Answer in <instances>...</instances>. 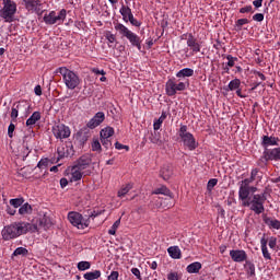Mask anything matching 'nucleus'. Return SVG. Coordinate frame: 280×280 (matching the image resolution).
Segmentation results:
<instances>
[{"instance_id": "f8f14e48", "label": "nucleus", "mask_w": 280, "mask_h": 280, "mask_svg": "<svg viewBox=\"0 0 280 280\" xmlns=\"http://www.w3.org/2000/svg\"><path fill=\"white\" fill-rule=\"evenodd\" d=\"M52 135L56 139H69L71 137V129L65 124L52 126Z\"/></svg>"}, {"instance_id": "a19ab883", "label": "nucleus", "mask_w": 280, "mask_h": 280, "mask_svg": "<svg viewBox=\"0 0 280 280\" xmlns=\"http://www.w3.org/2000/svg\"><path fill=\"white\" fill-rule=\"evenodd\" d=\"M241 84H242V81H240V79H234V80L230 81L228 86H229L230 91H237V89H240Z\"/></svg>"}, {"instance_id": "e2e57ef3", "label": "nucleus", "mask_w": 280, "mask_h": 280, "mask_svg": "<svg viewBox=\"0 0 280 280\" xmlns=\"http://www.w3.org/2000/svg\"><path fill=\"white\" fill-rule=\"evenodd\" d=\"M253 20H254V21H257L258 23H261V21H264V14H262V13H256V14L253 16Z\"/></svg>"}, {"instance_id": "9d476101", "label": "nucleus", "mask_w": 280, "mask_h": 280, "mask_svg": "<svg viewBox=\"0 0 280 280\" xmlns=\"http://www.w3.org/2000/svg\"><path fill=\"white\" fill-rule=\"evenodd\" d=\"M51 226V220L47 217H40L28 223V233H39V231H47Z\"/></svg>"}, {"instance_id": "f257e3e1", "label": "nucleus", "mask_w": 280, "mask_h": 280, "mask_svg": "<svg viewBox=\"0 0 280 280\" xmlns=\"http://www.w3.org/2000/svg\"><path fill=\"white\" fill-rule=\"evenodd\" d=\"M28 229V222H14L5 225L1 231L2 240H4V242H10V240H16V237H21V235L30 233Z\"/></svg>"}, {"instance_id": "2eb2a0df", "label": "nucleus", "mask_w": 280, "mask_h": 280, "mask_svg": "<svg viewBox=\"0 0 280 280\" xmlns=\"http://www.w3.org/2000/svg\"><path fill=\"white\" fill-rule=\"evenodd\" d=\"M22 3L27 12H35L36 14H40V7L43 5L40 0H23Z\"/></svg>"}, {"instance_id": "4468645a", "label": "nucleus", "mask_w": 280, "mask_h": 280, "mask_svg": "<svg viewBox=\"0 0 280 280\" xmlns=\"http://www.w3.org/2000/svg\"><path fill=\"white\" fill-rule=\"evenodd\" d=\"M57 153L59 159H66L69 156H73L75 154V150H73V144L71 142H68L66 144H62L61 147H58Z\"/></svg>"}, {"instance_id": "c85d7f7f", "label": "nucleus", "mask_w": 280, "mask_h": 280, "mask_svg": "<svg viewBox=\"0 0 280 280\" xmlns=\"http://www.w3.org/2000/svg\"><path fill=\"white\" fill-rule=\"evenodd\" d=\"M27 105L25 103H18L14 104L12 109H11V117L13 119H16V117H19V110H21L22 108H27Z\"/></svg>"}, {"instance_id": "6e6d98bb", "label": "nucleus", "mask_w": 280, "mask_h": 280, "mask_svg": "<svg viewBox=\"0 0 280 280\" xmlns=\"http://www.w3.org/2000/svg\"><path fill=\"white\" fill-rule=\"evenodd\" d=\"M133 27H141V22H139L137 19H135V15L128 20Z\"/></svg>"}, {"instance_id": "ddd939ff", "label": "nucleus", "mask_w": 280, "mask_h": 280, "mask_svg": "<svg viewBox=\"0 0 280 280\" xmlns=\"http://www.w3.org/2000/svg\"><path fill=\"white\" fill-rule=\"evenodd\" d=\"M255 180L249 178H245L238 183V200H245L248 198V188L250 187V183H254Z\"/></svg>"}, {"instance_id": "7c9ffc66", "label": "nucleus", "mask_w": 280, "mask_h": 280, "mask_svg": "<svg viewBox=\"0 0 280 280\" xmlns=\"http://www.w3.org/2000/svg\"><path fill=\"white\" fill-rule=\"evenodd\" d=\"M167 253L172 259H180V248L178 246L168 247Z\"/></svg>"}, {"instance_id": "aec40b11", "label": "nucleus", "mask_w": 280, "mask_h": 280, "mask_svg": "<svg viewBox=\"0 0 280 280\" xmlns=\"http://www.w3.org/2000/svg\"><path fill=\"white\" fill-rule=\"evenodd\" d=\"M93 160L89 154L82 155L74 166L79 167V170H83V172H90L89 167L91 166V163Z\"/></svg>"}, {"instance_id": "6e6552de", "label": "nucleus", "mask_w": 280, "mask_h": 280, "mask_svg": "<svg viewBox=\"0 0 280 280\" xmlns=\"http://www.w3.org/2000/svg\"><path fill=\"white\" fill-rule=\"evenodd\" d=\"M187 86H189V82H178L175 78L168 79L165 84L166 95L174 97L178 91H186Z\"/></svg>"}, {"instance_id": "473e14b6", "label": "nucleus", "mask_w": 280, "mask_h": 280, "mask_svg": "<svg viewBox=\"0 0 280 280\" xmlns=\"http://www.w3.org/2000/svg\"><path fill=\"white\" fill-rule=\"evenodd\" d=\"M36 121H40V113L34 112L32 116L26 120V126H34Z\"/></svg>"}, {"instance_id": "c03bdc74", "label": "nucleus", "mask_w": 280, "mask_h": 280, "mask_svg": "<svg viewBox=\"0 0 280 280\" xmlns=\"http://www.w3.org/2000/svg\"><path fill=\"white\" fill-rule=\"evenodd\" d=\"M92 151L93 152H102V143H100V140L94 139L92 142Z\"/></svg>"}, {"instance_id": "39448f33", "label": "nucleus", "mask_w": 280, "mask_h": 280, "mask_svg": "<svg viewBox=\"0 0 280 280\" xmlns=\"http://www.w3.org/2000/svg\"><path fill=\"white\" fill-rule=\"evenodd\" d=\"M115 30L120 34V36H124V38H127L129 43H131L132 47H137L139 51H141V37L139 35L132 33L126 25L121 23L115 24Z\"/></svg>"}, {"instance_id": "69168bd1", "label": "nucleus", "mask_w": 280, "mask_h": 280, "mask_svg": "<svg viewBox=\"0 0 280 280\" xmlns=\"http://www.w3.org/2000/svg\"><path fill=\"white\" fill-rule=\"evenodd\" d=\"M257 191V187L255 186H249L247 188V198L250 197V194H255Z\"/></svg>"}, {"instance_id": "bb28decb", "label": "nucleus", "mask_w": 280, "mask_h": 280, "mask_svg": "<svg viewBox=\"0 0 280 280\" xmlns=\"http://www.w3.org/2000/svg\"><path fill=\"white\" fill-rule=\"evenodd\" d=\"M100 277H102L101 270H93V271L85 272L83 275V279L85 280H97L100 279Z\"/></svg>"}, {"instance_id": "c756f323", "label": "nucleus", "mask_w": 280, "mask_h": 280, "mask_svg": "<svg viewBox=\"0 0 280 280\" xmlns=\"http://www.w3.org/2000/svg\"><path fill=\"white\" fill-rule=\"evenodd\" d=\"M167 119V113L162 112L159 119H155L153 122V130H161V126H163V121Z\"/></svg>"}, {"instance_id": "cd10ccee", "label": "nucleus", "mask_w": 280, "mask_h": 280, "mask_svg": "<svg viewBox=\"0 0 280 280\" xmlns=\"http://www.w3.org/2000/svg\"><path fill=\"white\" fill-rule=\"evenodd\" d=\"M113 135H115V129L113 127H105L100 132L101 139H110Z\"/></svg>"}, {"instance_id": "8fccbe9b", "label": "nucleus", "mask_w": 280, "mask_h": 280, "mask_svg": "<svg viewBox=\"0 0 280 280\" xmlns=\"http://www.w3.org/2000/svg\"><path fill=\"white\" fill-rule=\"evenodd\" d=\"M131 273L139 280H143V278H141V271L139 270V268H131Z\"/></svg>"}, {"instance_id": "e433bc0d", "label": "nucleus", "mask_w": 280, "mask_h": 280, "mask_svg": "<svg viewBox=\"0 0 280 280\" xmlns=\"http://www.w3.org/2000/svg\"><path fill=\"white\" fill-rule=\"evenodd\" d=\"M244 268L249 277H255V264L246 260Z\"/></svg>"}, {"instance_id": "4c0bfd02", "label": "nucleus", "mask_w": 280, "mask_h": 280, "mask_svg": "<svg viewBox=\"0 0 280 280\" xmlns=\"http://www.w3.org/2000/svg\"><path fill=\"white\" fill-rule=\"evenodd\" d=\"M28 254H30V252L27 250V248H25V247H18V248L13 252L12 256H13V257H19V256L27 257Z\"/></svg>"}, {"instance_id": "37998d69", "label": "nucleus", "mask_w": 280, "mask_h": 280, "mask_svg": "<svg viewBox=\"0 0 280 280\" xmlns=\"http://www.w3.org/2000/svg\"><path fill=\"white\" fill-rule=\"evenodd\" d=\"M121 224V219H118L114 222L112 228L108 230L109 235H116L117 229H119V225Z\"/></svg>"}, {"instance_id": "a211bd4d", "label": "nucleus", "mask_w": 280, "mask_h": 280, "mask_svg": "<svg viewBox=\"0 0 280 280\" xmlns=\"http://www.w3.org/2000/svg\"><path fill=\"white\" fill-rule=\"evenodd\" d=\"M264 161H280V147L273 149H266L262 152Z\"/></svg>"}, {"instance_id": "13d9d810", "label": "nucleus", "mask_w": 280, "mask_h": 280, "mask_svg": "<svg viewBox=\"0 0 280 280\" xmlns=\"http://www.w3.org/2000/svg\"><path fill=\"white\" fill-rule=\"evenodd\" d=\"M14 124H10L9 127H8V135L10 137V139H12V137H14Z\"/></svg>"}, {"instance_id": "4d7b16f0", "label": "nucleus", "mask_w": 280, "mask_h": 280, "mask_svg": "<svg viewBox=\"0 0 280 280\" xmlns=\"http://www.w3.org/2000/svg\"><path fill=\"white\" fill-rule=\"evenodd\" d=\"M242 25H248V19H240L236 21V27H242Z\"/></svg>"}, {"instance_id": "864d4df0", "label": "nucleus", "mask_w": 280, "mask_h": 280, "mask_svg": "<svg viewBox=\"0 0 280 280\" xmlns=\"http://www.w3.org/2000/svg\"><path fill=\"white\" fill-rule=\"evenodd\" d=\"M269 248H272V249L277 248V237L271 236L269 238Z\"/></svg>"}, {"instance_id": "412c9836", "label": "nucleus", "mask_w": 280, "mask_h": 280, "mask_svg": "<svg viewBox=\"0 0 280 280\" xmlns=\"http://www.w3.org/2000/svg\"><path fill=\"white\" fill-rule=\"evenodd\" d=\"M280 139L275 136H262L261 138V145L265 150H268L270 145H279Z\"/></svg>"}, {"instance_id": "de8ad7c7", "label": "nucleus", "mask_w": 280, "mask_h": 280, "mask_svg": "<svg viewBox=\"0 0 280 280\" xmlns=\"http://www.w3.org/2000/svg\"><path fill=\"white\" fill-rule=\"evenodd\" d=\"M161 176H162V178H164V180H167V179H170V176H172V171H170V168H167V167H164L161 171Z\"/></svg>"}, {"instance_id": "ea45409f", "label": "nucleus", "mask_w": 280, "mask_h": 280, "mask_svg": "<svg viewBox=\"0 0 280 280\" xmlns=\"http://www.w3.org/2000/svg\"><path fill=\"white\" fill-rule=\"evenodd\" d=\"M10 205L11 207H14V209H19V207H23V202H25V200L23 198H15V199H10Z\"/></svg>"}, {"instance_id": "f3484780", "label": "nucleus", "mask_w": 280, "mask_h": 280, "mask_svg": "<svg viewBox=\"0 0 280 280\" xmlns=\"http://www.w3.org/2000/svg\"><path fill=\"white\" fill-rule=\"evenodd\" d=\"M230 257L232 261H235V264H242L248 259V255L243 249H232L230 250Z\"/></svg>"}, {"instance_id": "c9c22d12", "label": "nucleus", "mask_w": 280, "mask_h": 280, "mask_svg": "<svg viewBox=\"0 0 280 280\" xmlns=\"http://www.w3.org/2000/svg\"><path fill=\"white\" fill-rule=\"evenodd\" d=\"M153 194L159 195L162 194L163 196H168V200H172V191L167 189V187L162 186L153 191Z\"/></svg>"}, {"instance_id": "09e8293b", "label": "nucleus", "mask_w": 280, "mask_h": 280, "mask_svg": "<svg viewBox=\"0 0 280 280\" xmlns=\"http://www.w3.org/2000/svg\"><path fill=\"white\" fill-rule=\"evenodd\" d=\"M102 145L108 150V148L113 147V142L110 141V138H101Z\"/></svg>"}, {"instance_id": "f704fd0d", "label": "nucleus", "mask_w": 280, "mask_h": 280, "mask_svg": "<svg viewBox=\"0 0 280 280\" xmlns=\"http://www.w3.org/2000/svg\"><path fill=\"white\" fill-rule=\"evenodd\" d=\"M265 223L268 224L269 229H276L277 231L280 229V221L277 219H266Z\"/></svg>"}, {"instance_id": "4be33fe9", "label": "nucleus", "mask_w": 280, "mask_h": 280, "mask_svg": "<svg viewBox=\"0 0 280 280\" xmlns=\"http://www.w3.org/2000/svg\"><path fill=\"white\" fill-rule=\"evenodd\" d=\"M187 46L190 47L192 54H199L201 49L200 43H198V39H196L192 34L188 35Z\"/></svg>"}, {"instance_id": "58836bf2", "label": "nucleus", "mask_w": 280, "mask_h": 280, "mask_svg": "<svg viewBox=\"0 0 280 280\" xmlns=\"http://www.w3.org/2000/svg\"><path fill=\"white\" fill-rule=\"evenodd\" d=\"M78 270L80 272H84V270H91V262L89 261H79L77 265Z\"/></svg>"}, {"instance_id": "774afa93", "label": "nucleus", "mask_w": 280, "mask_h": 280, "mask_svg": "<svg viewBox=\"0 0 280 280\" xmlns=\"http://www.w3.org/2000/svg\"><path fill=\"white\" fill-rule=\"evenodd\" d=\"M67 185H69V180H67V178H61L60 179V186L62 189H65V187H67Z\"/></svg>"}, {"instance_id": "bf43d9fd", "label": "nucleus", "mask_w": 280, "mask_h": 280, "mask_svg": "<svg viewBox=\"0 0 280 280\" xmlns=\"http://www.w3.org/2000/svg\"><path fill=\"white\" fill-rule=\"evenodd\" d=\"M115 148H116V150H126L127 152H128V150H130V147L124 145V144H121L119 142L115 143Z\"/></svg>"}, {"instance_id": "a18cd8bd", "label": "nucleus", "mask_w": 280, "mask_h": 280, "mask_svg": "<svg viewBox=\"0 0 280 280\" xmlns=\"http://www.w3.org/2000/svg\"><path fill=\"white\" fill-rule=\"evenodd\" d=\"M49 165V160L48 159H42L38 164H37V167L38 170H47Z\"/></svg>"}, {"instance_id": "20e7f679", "label": "nucleus", "mask_w": 280, "mask_h": 280, "mask_svg": "<svg viewBox=\"0 0 280 280\" xmlns=\"http://www.w3.org/2000/svg\"><path fill=\"white\" fill-rule=\"evenodd\" d=\"M115 30L120 34V36H124V38H127L129 43H131L132 47H137L139 51H141V37L139 35L132 33L126 25L121 23L115 24Z\"/></svg>"}, {"instance_id": "49530a36", "label": "nucleus", "mask_w": 280, "mask_h": 280, "mask_svg": "<svg viewBox=\"0 0 280 280\" xmlns=\"http://www.w3.org/2000/svg\"><path fill=\"white\" fill-rule=\"evenodd\" d=\"M226 60H228V67H235V63L237 62V57H233L232 55H228L226 56Z\"/></svg>"}, {"instance_id": "052dcab7", "label": "nucleus", "mask_w": 280, "mask_h": 280, "mask_svg": "<svg viewBox=\"0 0 280 280\" xmlns=\"http://www.w3.org/2000/svg\"><path fill=\"white\" fill-rule=\"evenodd\" d=\"M240 12H241V14H246L248 12H253V7L252 5H247V7L241 8Z\"/></svg>"}, {"instance_id": "680f3d73", "label": "nucleus", "mask_w": 280, "mask_h": 280, "mask_svg": "<svg viewBox=\"0 0 280 280\" xmlns=\"http://www.w3.org/2000/svg\"><path fill=\"white\" fill-rule=\"evenodd\" d=\"M23 149H24V151H23L22 156H23V159H27V156H30V147H27V144L24 143Z\"/></svg>"}, {"instance_id": "7ed1b4c3", "label": "nucleus", "mask_w": 280, "mask_h": 280, "mask_svg": "<svg viewBox=\"0 0 280 280\" xmlns=\"http://www.w3.org/2000/svg\"><path fill=\"white\" fill-rule=\"evenodd\" d=\"M57 73H60V75H62L63 83L70 91L78 89V86H80L82 82L78 73L69 70L67 67L58 68Z\"/></svg>"}, {"instance_id": "3c124183", "label": "nucleus", "mask_w": 280, "mask_h": 280, "mask_svg": "<svg viewBox=\"0 0 280 280\" xmlns=\"http://www.w3.org/2000/svg\"><path fill=\"white\" fill-rule=\"evenodd\" d=\"M167 280H180V276H178V272H170L167 275Z\"/></svg>"}, {"instance_id": "0eeeda50", "label": "nucleus", "mask_w": 280, "mask_h": 280, "mask_svg": "<svg viewBox=\"0 0 280 280\" xmlns=\"http://www.w3.org/2000/svg\"><path fill=\"white\" fill-rule=\"evenodd\" d=\"M2 9L0 10V16L4 20V23H12L14 21V14H16V2L12 0H2Z\"/></svg>"}, {"instance_id": "423d86ee", "label": "nucleus", "mask_w": 280, "mask_h": 280, "mask_svg": "<svg viewBox=\"0 0 280 280\" xmlns=\"http://www.w3.org/2000/svg\"><path fill=\"white\" fill-rule=\"evenodd\" d=\"M178 135L184 148H187L190 152H194L198 148V141H196L194 133L187 131V125H180Z\"/></svg>"}, {"instance_id": "b1692460", "label": "nucleus", "mask_w": 280, "mask_h": 280, "mask_svg": "<svg viewBox=\"0 0 280 280\" xmlns=\"http://www.w3.org/2000/svg\"><path fill=\"white\" fill-rule=\"evenodd\" d=\"M202 268V264L199 261L191 262L190 265L187 266L186 270L189 272V275H198Z\"/></svg>"}, {"instance_id": "9b49d317", "label": "nucleus", "mask_w": 280, "mask_h": 280, "mask_svg": "<svg viewBox=\"0 0 280 280\" xmlns=\"http://www.w3.org/2000/svg\"><path fill=\"white\" fill-rule=\"evenodd\" d=\"M67 19V10L61 9L57 14L56 11H50L49 14L44 15V23L46 25H56V23H62Z\"/></svg>"}, {"instance_id": "dca6fc26", "label": "nucleus", "mask_w": 280, "mask_h": 280, "mask_svg": "<svg viewBox=\"0 0 280 280\" xmlns=\"http://www.w3.org/2000/svg\"><path fill=\"white\" fill-rule=\"evenodd\" d=\"M89 174H91V171H83L74 165L71 168L70 180L71 183H78V180H82V176H89Z\"/></svg>"}, {"instance_id": "72a5a7b5", "label": "nucleus", "mask_w": 280, "mask_h": 280, "mask_svg": "<svg viewBox=\"0 0 280 280\" xmlns=\"http://www.w3.org/2000/svg\"><path fill=\"white\" fill-rule=\"evenodd\" d=\"M150 141H151V143H154L155 145H163L165 143V141L161 139V133H159V132L152 133Z\"/></svg>"}, {"instance_id": "6ab92c4d", "label": "nucleus", "mask_w": 280, "mask_h": 280, "mask_svg": "<svg viewBox=\"0 0 280 280\" xmlns=\"http://www.w3.org/2000/svg\"><path fill=\"white\" fill-rule=\"evenodd\" d=\"M105 119H106V115L103 112H98L94 115L92 119H90L86 126L88 128H90V130H94V128H97V126L103 124Z\"/></svg>"}, {"instance_id": "393cba45", "label": "nucleus", "mask_w": 280, "mask_h": 280, "mask_svg": "<svg viewBox=\"0 0 280 280\" xmlns=\"http://www.w3.org/2000/svg\"><path fill=\"white\" fill-rule=\"evenodd\" d=\"M122 20L128 23V20H130L133 15H132V10L129 7L122 5L119 10Z\"/></svg>"}, {"instance_id": "603ef678", "label": "nucleus", "mask_w": 280, "mask_h": 280, "mask_svg": "<svg viewBox=\"0 0 280 280\" xmlns=\"http://www.w3.org/2000/svg\"><path fill=\"white\" fill-rule=\"evenodd\" d=\"M108 280H119V271H112L107 277Z\"/></svg>"}, {"instance_id": "5fc2aeb1", "label": "nucleus", "mask_w": 280, "mask_h": 280, "mask_svg": "<svg viewBox=\"0 0 280 280\" xmlns=\"http://www.w3.org/2000/svg\"><path fill=\"white\" fill-rule=\"evenodd\" d=\"M215 185H218V179L212 178L208 182V189L209 191H211V189H213V187H215Z\"/></svg>"}, {"instance_id": "338daca9", "label": "nucleus", "mask_w": 280, "mask_h": 280, "mask_svg": "<svg viewBox=\"0 0 280 280\" xmlns=\"http://www.w3.org/2000/svg\"><path fill=\"white\" fill-rule=\"evenodd\" d=\"M106 39L108 40V43H115L116 37L114 34H107Z\"/></svg>"}, {"instance_id": "2f4dec72", "label": "nucleus", "mask_w": 280, "mask_h": 280, "mask_svg": "<svg viewBox=\"0 0 280 280\" xmlns=\"http://www.w3.org/2000/svg\"><path fill=\"white\" fill-rule=\"evenodd\" d=\"M32 211H33L32 205L27 202L22 205L19 209L20 215H32Z\"/></svg>"}, {"instance_id": "a878e982", "label": "nucleus", "mask_w": 280, "mask_h": 280, "mask_svg": "<svg viewBox=\"0 0 280 280\" xmlns=\"http://www.w3.org/2000/svg\"><path fill=\"white\" fill-rule=\"evenodd\" d=\"M260 247L262 252V257L265 259H272V256H270V253L268 252V241L265 238L260 240Z\"/></svg>"}, {"instance_id": "1a4fd4ad", "label": "nucleus", "mask_w": 280, "mask_h": 280, "mask_svg": "<svg viewBox=\"0 0 280 280\" xmlns=\"http://www.w3.org/2000/svg\"><path fill=\"white\" fill-rule=\"evenodd\" d=\"M68 220L70 224H72V226H75L81 231H84V229H89V225L91 224V221L89 219H84L81 213L73 211L68 213Z\"/></svg>"}, {"instance_id": "5701e85b", "label": "nucleus", "mask_w": 280, "mask_h": 280, "mask_svg": "<svg viewBox=\"0 0 280 280\" xmlns=\"http://www.w3.org/2000/svg\"><path fill=\"white\" fill-rule=\"evenodd\" d=\"M191 77H194V69L191 68H184L176 73V78H178L179 80H185V78Z\"/></svg>"}, {"instance_id": "79ce46f5", "label": "nucleus", "mask_w": 280, "mask_h": 280, "mask_svg": "<svg viewBox=\"0 0 280 280\" xmlns=\"http://www.w3.org/2000/svg\"><path fill=\"white\" fill-rule=\"evenodd\" d=\"M130 189H132V184H127L125 187L120 188L118 190V198H124V196H126Z\"/></svg>"}, {"instance_id": "f03ea898", "label": "nucleus", "mask_w": 280, "mask_h": 280, "mask_svg": "<svg viewBox=\"0 0 280 280\" xmlns=\"http://www.w3.org/2000/svg\"><path fill=\"white\" fill-rule=\"evenodd\" d=\"M242 207H249L250 211H254L256 215L264 213V203L266 202V194H256L252 197H245V199H240Z\"/></svg>"}, {"instance_id": "0e129e2a", "label": "nucleus", "mask_w": 280, "mask_h": 280, "mask_svg": "<svg viewBox=\"0 0 280 280\" xmlns=\"http://www.w3.org/2000/svg\"><path fill=\"white\" fill-rule=\"evenodd\" d=\"M257 174H259V170L257 168H253L252 172H250V179L252 180H255V178H257Z\"/></svg>"}]
</instances>
